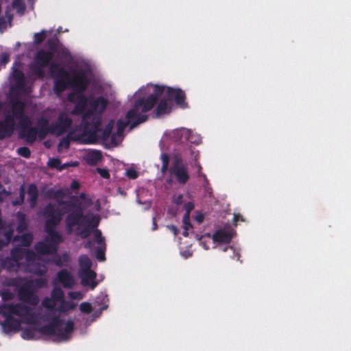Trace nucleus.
I'll use <instances>...</instances> for the list:
<instances>
[{"mask_svg":"<svg viewBox=\"0 0 351 351\" xmlns=\"http://www.w3.org/2000/svg\"><path fill=\"white\" fill-rule=\"evenodd\" d=\"M50 71L54 78V91L59 95L64 90H69L68 110L72 113L82 114L84 131L82 134L71 133L62 138L58 145L59 151L69 145V138L83 143L102 141L110 145H116L121 139L126 125L134 126L145 121L146 113L154 109L156 117L169 114L173 104L182 108L187 107L184 92L179 88H173L163 84L149 83L141 86L133 95L128 97L132 107L128 110L124 120L101 123L100 114L105 110L107 101L103 97L97 100L84 97L82 91L85 89L90 77V69L88 64L77 66L68 71L60 65L51 64Z\"/></svg>","mask_w":351,"mask_h":351,"instance_id":"obj_1","label":"nucleus"},{"mask_svg":"<svg viewBox=\"0 0 351 351\" xmlns=\"http://www.w3.org/2000/svg\"><path fill=\"white\" fill-rule=\"evenodd\" d=\"M156 225L155 222H154L153 230H156Z\"/></svg>","mask_w":351,"mask_h":351,"instance_id":"obj_39","label":"nucleus"},{"mask_svg":"<svg viewBox=\"0 0 351 351\" xmlns=\"http://www.w3.org/2000/svg\"><path fill=\"white\" fill-rule=\"evenodd\" d=\"M16 239L20 241L23 245L27 246L31 243L32 241V236L29 234H25L22 235L21 237H18Z\"/></svg>","mask_w":351,"mask_h":351,"instance_id":"obj_17","label":"nucleus"},{"mask_svg":"<svg viewBox=\"0 0 351 351\" xmlns=\"http://www.w3.org/2000/svg\"><path fill=\"white\" fill-rule=\"evenodd\" d=\"M194 208V204L191 198L188 195H182L176 194L173 196L171 204L169 207L168 212L170 215H176L183 210H186V213L183 217L184 236L186 237L189 234V231L192 228L189 222V213Z\"/></svg>","mask_w":351,"mask_h":351,"instance_id":"obj_6","label":"nucleus"},{"mask_svg":"<svg viewBox=\"0 0 351 351\" xmlns=\"http://www.w3.org/2000/svg\"><path fill=\"white\" fill-rule=\"evenodd\" d=\"M160 160L162 163L161 171L162 173H164L167 170V165H168V162H169V157L166 154L163 153L160 156Z\"/></svg>","mask_w":351,"mask_h":351,"instance_id":"obj_20","label":"nucleus"},{"mask_svg":"<svg viewBox=\"0 0 351 351\" xmlns=\"http://www.w3.org/2000/svg\"><path fill=\"white\" fill-rule=\"evenodd\" d=\"M9 60V55L8 53H3L1 56V64H5Z\"/></svg>","mask_w":351,"mask_h":351,"instance_id":"obj_28","label":"nucleus"},{"mask_svg":"<svg viewBox=\"0 0 351 351\" xmlns=\"http://www.w3.org/2000/svg\"><path fill=\"white\" fill-rule=\"evenodd\" d=\"M95 208L96 210H99V202L98 200H97L95 202Z\"/></svg>","mask_w":351,"mask_h":351,"instance_id":"obj_36","label":"nucleus"},{"mask_svg":"<svg viewBox=\"0 0 351 351\" xmlns=\"http://www.w3.org/2000/svg\"><path fill=\"white\" fill-rule=\"evenodd\" d=\"M180 254L184 258H187L191 256L192 252L189 250H180Z\"/></svg>","mask_w":351,"mask_h":351,"instance_id":"obj_27","label":"nucleus"},{"mask_svg":"<svg viewBox=\"0 0 351 351\" xmlns=\"http://www.w3.org/2000/svg\"><path fill=\"white\" fill-rule=\"evenodd\" d=\"M75 280L73 276L66 271H62L58 274L55 280L56 285L62 284L66 287H71L74 285Z\"/></svg>","mask_w":351,"mask_h":351,"instance_id":"obj_11","label":"nucleus"},{"mask_svg":"<svg viewBox=\"0 0 351 351\" xmlns=\"http://www.w3.org/2000/svg\"><path fill=\"white\" fill-rule=\"evenodd\" d=\"M22 66L19 60H16L12 67L10 75L12 84L10 97L12 103V113L8 116L5 123H0V138L8 136L14 130L16 122L23 130V135L29 142H33L37 138L42 139L47 134L51 133L60 136L64 133L71 124V120L67 113L60 114L57 121L49 126V121L45 119L40 120L36 129H27L29 119L23 114V97L30 91L29 82H26L21 72Z\"/></svg>","mask_w":351,"mask_h":351,"instance_id":"obj_4","label":"nucleus"},{"mask_svg":"<svg viewBox=\"0 0 351 351\" xmlns=\"http://www.w3.org/2000/svg\"><path fill=\"white\" fill-rule=\"evenodd\" d=\"M12 7L19 14L24 13L25 5L23 0H14L12 3Z\"/></svg>","mask_w":351,"mask_h":351,"instance_id":"obj_15","label":"nucleus"},{"mask_svg":"<svg viewBox=\"0 0 351 351\" xmlns=\"http://www.w3.org/2000/svg\"><path fill=\"white\" fill-rule=\"evenodd\" d=\"M17 152L20 155L26 158L30 155V152L27 147H21L18 149Z\"/></svg>","mask_w":351,"mask_h":351,"instance_id":"obj_23","label":"nucleus"},{"mask_svg":"<svg viewBox=\"0 0 351 351\" xmlns=\"http://www.w3.org/2000/svg\"><path fill=\"white\" fill-rule=\"evenodd\" d=\"M20 220H21V222H20V224L18 226V231L19 232H22L24 229H25L26 224H25V223L24 221L23 216H21L20 217Z\"/></svg>","mask_w":351,"mask_h":351,"instance_id":"obj_25","label":"nucleus"},{"mask_svg":"<svg viewBox=\"0 0 351 351\" xmlns=\"http://www.w3.org/2000/svg\"><path fill=\"white\" fill-rule=\"evenodd\" d=\"M78 163L77 162H75L72 164L73 166H77Z\"/></svg>","mask_w":351,"mask_h":351,"instance_id":"obj_40","label":"nucleus"},{"mask_svg":"<svg viewBox=\"0 0 351 351\" xmlns=\"http://www.w3.org/2000/svg\"><path fill=\"white\" fill-rule=\"evenodd\" d=\"M204 219V215L201 213H197L195 216V219L198 223H201Z\"/></svg>","mask_w":351,"mask_h":351,"instance_id":"obj_26","label":"nucleus"},{"mask_svg":"<svg viewBox=\"0 0 351 351\" xmlns=\"http://www.w3.org/2000/svg\"><path fill=\"white\" fill-rule=\"evenodd\" d=\"M168 228L174 234H177V232H178V230L176 228V227H175L174 226H168Z\"/></svg>","mask_w":351,"mask_h":351,"instance_id":"obj_33","label":"nucleus"},{"mask_svg":"<svg viewBox=\"0 0 351 351\" xmlns=\"http://www.w3.org/2000/svg\"><path fill=\"white\" fill-rule=\"evenodd\" d=\"M195 165H196V167H197V169H198V173H199V175L200 176H202V178H204V180L205 181H206V176H205L204 174H203V173L201 172V169H202V167H201L200 165H199V163H196V164H195Z\"/></svg>","mask_w":351,"mask_h":351,"instance_id":"obj_29","label":"nucleus"},{"mask_svg":"<svg viewBox=\"0 0 351 351\" xmlns=\"http://www.w3.org/2000/svg\"><path fill=\"white\" fill-rule=\"evenodd\" d=\"M80 309L83 313H90L93 310L92 305L88 302H83L80 306Z\"/></svg>","mask_w":351,"mask_h":351,"instance_id":"obj_21","label":"nucleus"},{"mask_svg":"<svg viewBox=\"0 0 351 351\" xmlns=\"http://www.w3.org/2000/svg\"><path fill=\"white\" fill-rule=\"evenodd\" d=\"M83 294L79 291L69 293V297L72 300H80L83 298Z\"/></svg>","mask_w":351,"mask_h":351,"instance_id":"obj_22","label":"nucleus"},{"mask_svg":"<svg viewBox=\"0 0 351 351\" xmlns=\"http://www.w3.org/2000/svg\"><path fill=\"white\" fill-rule=\"evenodd\" d=\"M91 204V199L82 194L73 205L66 206L60 203L56 208L52 206H49L45 213L46 217L45 230L47 237L45 241L40 242L36 245V250L38 254L36 255L33 252L22 250L19 252L14 251L12 254L14 264L8 267L10 269L19 267L39 274L46 271L45 266L41 265L40 261H49L50 259H46L45 257L53 256L57 245L62 241V236L54 230V228L60 222L62 212L64 209H67L69 213L66 219L67 231L82 238L87 237L93 232L98 245L96 257L99 261H104L105 260L104 239L101 235V232L95 229L99 222V217L97 215L92 214L84 215V210L90 207Z\"/></svg>","mask_w":351,"mask_h":351,"instance_id":"obj_3","label":"nucleus"},{"mask_svg":"<svg viewBox=\"0 0 351 351\" xmlns=\"http://www.w3.org/2000/svg\"><path fill=\"white\" fill-rule=\"evenodd\" d=\"M47 36V31H42L39 33H36L34 36V42L35 44H39L41 43Z\"/></svg>","mask_w":351,"mask_h":351,"instance_id":"obj_19","label":"nucleus"},{"mask_svg":"<svg viewBox=\"0 0 351 351\" xmlns=\"http://www.w3.org/2000/svg\"><path fill=\"white\" fill-rule=\"evenodd\" d=\"M23 193H24V188L22 186L20 201L13 202L14 204H20L21 202H22L23 201V195H24Z\"/></svg>","mask_w":351,"mask_h":351,"instance_id":"obj_31","label":"nucleus"},{"mask_svg":"<svg viewBox=\"0 0 351 351\" xmlns=\"http://www.w3.org/2000/svg\"><path fill=\"white\" fill-rule=\"evenodd\" d=\"M240 217H241L240 215H234V221H237L240 219Z\"/></svg>","mask_w":351,"mask_h":351,"instance_id":"obj_37","label":"nucleus"},{"mask_svg":"<svg viewBox=\"0 0 351 351\" xmlns=\"http://www.w3.org/2000/svg\"><path fill=\"white\" fill-rule=\"evenodd\" d=\"M125 176L130 179H135L138 177L139 171L132 167L126 169Z\"/></svg>","mask_w":351,"mask_h":351,"instance_id":"obj_18","label":"nucleus"},{"mask_svg":"<svg viewBox=\"0 0 351 351\" xmlns=\"http://www.w3.org/2000/svg\"><path fill=\"white\" fill-rule=\"evenodd\" d=\"M53 261H54V262H56V264H58V265H60V264H61V263H62V262H61V261H58V260H56V259H54V260H53Z\"/></svg>","mask_w":351,"mask_h":351,"instance_id":"obj_38","label":"nucleus"},{"mask_svg":"<svg viewBox=\"0 0 351 351\" xmlns=\"http://www.w3.org/2000/svg\"><path fill=\"white\" fill-rule=\"evenodd\" d=\"M171 180H176L181 184H185L189 178L186 167L180 158H176L170 169Z\"/></svg>","mask_w":351,"mask_h":351,"instance_id":"obj_9","label":"nucleus"},{"mask_svg":"<svg viewBox=\"0 0 351 351\" xmlns=\"http://www.w3.org/2000/svg\"><path fill=\"white\" fill-rule=\"evenodd\" d=\"M79 276L83 286L93 289L98 284L96 281V273L90 269L91 261L86 256H81L79 258Z\"/></svg>","mask_w":351,"mask_h":351,"instance_id":"obj_8","label":"nucleus"},{"mask_svg":"<svg viewBox=\"0 0 351 351\" xmlns=\"http://www.w3.org/2000/svg\"><path fill=\"white\" fill-rule=\"evenodd\" d=\"M71 187L73 189V190H75L79 188V183L77 182V181H73L71 184Z\"/></svg>","mask_w":351,"mask_h":351,"instance_id":"obj_32","label":"nucleus"},{"mask_svg":"<svg viewBox=\"0 0 351 351\" xmlns=\"http://www.w3.org/2000/svg\"><path fill=\"white\" fill-rule=\"evenodd\" d=\"M63 191H58L57 193H56V197L57 199H59V197L63 194ZM59 201V199H58Z\"/></svg>","mask_w":351,"mask_h":351,"instance_id":"obj_35","label":"nucleus"},{"mask_svg":"<svg viewBox=\"0 0 351 351\" xmlns=\"http://www.w3.org/2000/svg\"><path fill=\"white\" fill-rule=\"evenodd\" d=\"M13 14L11 12V8L8 7L5 12V17L0 19V29H5L8 25H10L11 20Z\"/></svg>","mask_w":351,"mask_h":351,"instance_id":"obj_13","label":"nucleus"},{"mask_svg":"<svg viewBox=\"0 0 351 351\" xmlns=\"http://www.w3.org/2000/svg\"><path fill=\"white\" fill-rule=\"evenodd\" d=\"M45 283L43 278L32 281L20 280L16 287L21 301L15 304L6 303L0 306V314L6 318L2 324L4 332L21 330V337L26 340L38 339L42 335L55 341H67L71 338L74 330L73 322L61 313L73 310L77 304L65 301L61 289L56 287L51 297L43 300L42 306L46 308L47 315L40 318L36 313L38 298L34 292Z\"/></svg>","mask_w":351,"mask_h":351,"instance_id":"obj_2","label":"nucleus"},{"mask_svg":"<svg viewBox=\"0 0 351 351\" xmlns=\"http://www.w3.org/2000/svg\"><path fill=\"white\" fill-rule=\"evenodd\" d=\"M54 51L50 52L40 51L38 53L34 64L31 67L32 73L38 77L43 75V67L47 65L49 61L52 58Z\"/></svg>","mask_w":351,"mask_h":351,"instance_id":"obj_10","label":"nucleus"},{"mask_svg":"<svg viewBox=\"0 0 351 351\" xmlns=\"http://www.w3.org/2000/svg\"><path fill=\"white\" fill-rule=\"evenodd\" d=\"M234 235V231L230 228H225L217 230L211 237L210 234L203 235L198 238L200 245L205 249L208 250L213 244V247L219 248L223 252H226L228 249L234 253V249L228 244Z\"/></svg>","mask_w":351,"mask_h":351,"instance_id":"obj_7","label":"nucleus"},{"mask_svg":"<svg viewBox=\"0 0 351 351\" xmlns=\"http://www.w3.org/2000/svg\"><path fill=\"white\" fill-rule=\"evenodd\" d=\"M189 141L193 143H199L200 139L195 136L191 132L186 128H179L167 131L162 136L160 147L161 149H176L178 146Z\"/></svg>","mask_w":351,"mask_h":351,"instance_id":"obj_5","label":"nucleus"},{"mask_svg":"<svg viewBox=\"0 0 351 351\" xmlns=\"http://www.w3.org/2000/svg\"><path fill=\"white\" fill-rule=\"evenodd\" d=\"M192 155L194 157V159L195 160H197V158H198L199 156V153L197 152H193L192 151Z\"/></svg>","mask_w":351,"mask_h":351,"instance_id":"obj_34","label":"nucleus"},{"mask_svg":"<svg viewBox=\"0 0 351 351\" xmlns=\"http://www.w3.org/2000/svg\"><path fill=\"white\" fill-rule=\"evenodd\" d=\"M48 165L60 170L64 169L65 167L68 166V164H64L63 165H60V160L58 158H51L48 161Z\"/></svg>","mask_w":351,"mask_h":351,"instance_id":"obj_16","label":"nucleus"},{"mask_svg":"<svg viewBox=\"0 0 351 351\" xmlns=\"http://www.w3.org/2000/svg\"><path fill=\"white\" fill-rule=\"evenodd\" d=\"M27 195V198L30 202L31 206H34L35 205L36 199L37 197V189L34 185L32 184L28 187Z\"/></svg>","mask_w":351,"mask_h":351,"instance_id":"obj_14","label":"nucleus"},{"mask_svg":"<svg viewBox=\"0 0 351 351\" xmlns=\"http://www.w3.org/2000/svg\"><path fill=\"white\" fill-rule=\"evenodd\" d=\"M1 296L4 300H7L11 298V294L9 292L4 291L2 293Z\"/></svg>","mask_w":351,"mask_h":351,"instance_id":"obj_30","label":"nucleus"},{"mask_svg":"<svg viewBox=\"0 0 351 351\" xmlns=\"http://www.w3.org/2000/svg\"><path fill=\"white\" fill-rule=\"evenodd\" d=\"M83 158L87 163L95 165L101 160L102 156L99 151L88 149L85 151Z\"/></svg>","mask_w":351,"mask_h":351,"instance_id":"obj_12","label":"nucleus"},{"mask_svg":"<svg viewBox=\"0 0 351 351\" xmlns=\"http://www.w3.org/2000/svg\"><path fill=\"white\" fill-rule=\"evenodd\" d=\"M97 171L104 178H108L110 177V174L106 169H97Z\"/></svg>","mask_w":351,"mask_h":351,"instance_id":"obj_24","label":"nucleus"},{"mask_svg":"<svg viewBox=\"0 0 351 351\" xmlns=\"http://www.w3.org/2000/svg\"><path fill=\"white\" fill-rule=\"evenodd\" d=\"M20 45H21L20 43H18L16 44V47H20Z\"/></svg>","mask_w":351,"mask_h":351,"instance_id":"obj_42","label":"nucleus"},{"mask_svg":"<svg viewBox=\"0 0 351 351\" xmlns=\"http://www.w3.org/2000/svg\"><path fill=\"white\" fill-rule=\"evenodd\" d=\"M90 243H88L86 245H85V247H90Z\"/></svg>","mask_w":351,"mask_h":351,"instance_id":"obj_41","label":"nucleus"},{"mask_svg":"<svg viewBox=\"0 0 351 351\" xmlns=\"http://www.w3.org/2000/svg\"><path fill=\"white\" fill-rule=\"evenodd\" d=\"M67 258H68V256L66 255H65L64 256V260L66 261V260H67Z\"/></svg>","mask_w":351,"mask_h":351,"instance_id":"obj_43","label":"nucleus"}]
</instances>
